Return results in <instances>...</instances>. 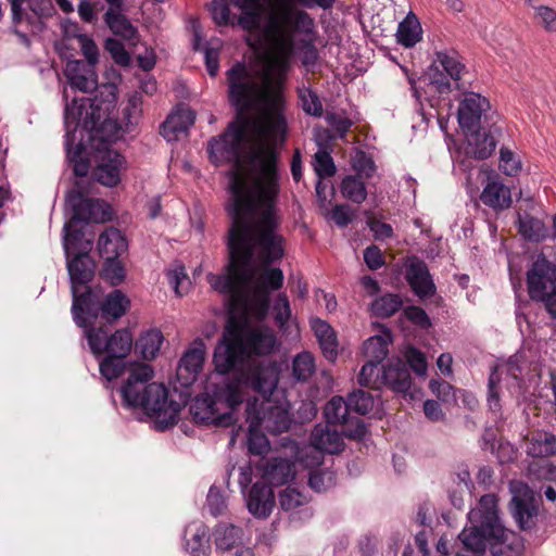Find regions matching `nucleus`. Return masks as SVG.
Wrapping results in <instances>:
<instances>
[{
    "label": "nucleus",
    "instance_id": "nucleus-50",
    "mask_svg": "<svg viewBox=\"0 0 556 556\" xmlns=\"http://www.w3.org/2000/svg\"><path fill=\"white\" fill-rule=\"evenodd\" d=\"M379 364L368 361L361 369L358 375V383L363 387L371 389L381 388V371L382 367H378Z\"/></svg>",
    "mask_w": 556,
    "mask_h": 556
},
{
    "label": "nucleus",
    "instance_id": "nucleus-56",
    "mask_svg": "<svg viewBox=\"0 0 556 556\" xmlns=\"http://www.w3.org/2000/svg\"><path fill=\"white\" fill-rule=\"evenodd\" d=\"M104 48L111 54L116 64L121 66H128L130 64V55L119 40L115 38H108L105 40Z\"/></svg>",
    "mask_w": 556,
    "mask_h": 556
},
{
    "label": "nucleus",
    "instance_id": "nucleus-38",
    "mask_svg": "<svg viewBox=\"0 0 556 556\" xmlns=\"http://www.w3.org/2000/svg\"><path fill=\"white\" fill-rule=\"evenodd\" d=\"M242 529L231 523H220L215 528V544L218 549L229 551L242 543Z\"/></svg>",
    "mask_w": 556,
    "mask_h": 556
},
{
    "label": "nucleus",
    "instance_id": "nucleus-43",
    "mask_svg": "<svg viewBox=\"0 0 556 556\" xmlns=\"http://www.w3.org/2000/svg\"><path fill=\"white\" fill-rule=\"evenodd\" d=\"M402 304L403 301L399 294L387 293L372 302L371 309L375 315L386 318L394 315Z\"/></svg>",
    "mask_w": 556,
    "mask_h": 556
},
{
    "label": "nucleus",
    "instance_id": "nucleus-44",
    "mask_svg": "<svg viewBox=\"0 0 556 556\" xmlns=\"http://www.w3.org/2000/svg\"><path fill=\"white\" fill-rule=\"evenodd\" d=\"M298 96L302 110L311 116L321 117L324 114V106L318 94L309 87L302 86L298 89Z\"/></svg>",
    "mask_w": 556,
    "mask_h": 556
},
{
    "label": "nucleus",
    "instance_id": "nucleus-29",
    "mask_svg": "<svg viewBox=\"0 0 556 556\" xmlns=\"http://www.w3.org/2000/svg\"><path fill=\"white\" fill-rule=\"evenodd\" d=\"M186 549L192 556H210L208 528L200 522L190 523L185 531Z\"/></svg>",
    "mask_w": 556,
    "mask_h": 556
},
{
    "label": "nucleus",
    "instance_id": "nucleus-19",
    "mask_svg": "<svg viewBox=\"0 0 556 556\" xmlns=\"http://www.w3.org/2000/svg\"><path fill=\"white\" fill-rule=\"evenodd\" d=\"M311 444L314 448V458L317 464L321 462V453L336 454L343 448V439L341 433L336 429H331L329 425H317L314 427L311 434Z\"/></svg>",
    "mask_w": 556,
    "mask_h": 556
},
{
    "label": "nucleus",
    "instance_id": "nucleus-22",
    "mask_svg": "<svg viewBox=\"0 0 556 556\" xmlns=\"http://www.w3.org/2000/svg\"><path fill=\"white\" fill-rule=\"evenodd\" d=\"M125 166V159L116 151H108L93 169V177L105 187H115L121 181V170Z\"/></svg>",
    "mask_w": 556,
    "mask_h": 556
},
{
    "label": "nucleus",
    "instance_id": "nucleus-18",
    "mask_svg": "<svg viewBox=\"0 0 556 556\" xmlns=\"http://www.w3.org/2000/svg\"><path fill=\"white\" fill-rule=\"evenodd\" d=\"M466 153L477 160L488 159L495 150L501 129L495 127L489 130H467Z\"/></svg>",
    "mask_w": 556,
    "mask_h": 556
},
{
    "label": "nucleus",
    "instance_id": "nucleus-1",
    "mask_svg": "<svg viewBox=\"0 0 556 556\" xmlns=\"http://www.w3.org/2000/svg\"><path fill=\"white\" fill-rule=\"evenodd\" d=\"M290 65H232L226 72L228 99L236 117L219 137L210 140L211 162H231L228 212L227 274L207 275L211 287L244 307L254 253L265 263L283 257L285 238L276 206L279 192L277 155L264 140L285 132L282 86Z\"/></svg>",
    "mask_w": 556,
    "mask_h": 556
},
{
    "label": "nucleus",
    "instance_id": "nucleus-33",
    "mask_svg": "<svg viewBox=\"0 0 556 556\" xmlns=\"http://www.w3.org/2000/svg\"><path fill=\"white\" fill-rule=\"evenodd\" d=\"M311 327L318 340L324 356L333 362L338 356V341L332 327L325 320L314 318L311 320Z\"/></svg>",
    "mask_w": 556,
    "mask_h": 556
},
{
    "label": "nucleus",
    "instance_id": "nucleus-48",
    "mask_svg": "<svg viewBox=\"0 0 556 556\" xmlns=\"http://www.w3.org/2000/svg\"><path fill=\"white\" fill-rule=\"evenodd\" d=\"M83 328L92 354L99 356L104 353L109 340L108 332L102 327H89L87 324Z\"/></svg>",
    "mask_w": 556,
    "mask_h": 556
},
{
    "label": "nucleus",
    "instance_id": "nucleus-16",
    "mask_svg": "<svg viewBox=\"0 0 556 556\" xmlns=\"http://www.w3.org/2000/svg\"><path fill=\"white\" fill-rule=\"evenodd\" d=\"M204 357L205 344L203 340L197 339L184 353L177 366V378L182 386L191 384L195 380L202 369Z\"/></svg>",
    "mask_w": 556,
    "mask_h": 556
},
{
    "label": "nucleus",
    "instance_id": "nucleus-2",
    "mask_svg": "<svg viewBox=\"0 0 556 556\" xmlns=\"http://www.w3.org/2000/svg\"><path fill=\"white\" fill-rule=\"evenodd\" d=\"M278 383V365L274 362H261L249 366L235 378H224L214 383L212 394L195 397L190 412L197 422L229 427L237 420L235 412L243 403L247 389L266 395Z\"/></svg>",
    "mask_w": 556,
    "mask_h": 556
},
{
    "label": "nucleus",
    "instance_id": "nucleus-10",
    "mask_svg": "<svg viewBox=\"0 0 556 556\" xmlns=\"http://www.w3.org/2000/svg\"><path fill=\"white\" fill-rule=\"evenodd\" d=\"M466 67L455 51H439L429 68L430 85L439 93H448L453 88L458 89Z\"/></svg>",
    "mask_w": 556,
    "mask_h": 556
},
{
    "label": "nucleus",
    "instance_id": "nucleus-26",
    "mask_svg": "<svg viewBox=\"0 0 556 556\" xmlns=\"http://www.w3.org/2000/svg\"><path fill=\"white\" fill-rule=\"evenodd\" d=\"M195 122V113L189 108L179 109L170 114L161 126V135L167 141H174L186 132Z\"/></svg>",
    "mask_w": 556,
    "mask_h": 556
},
{
    "label": "nucleus",
    "instance_id": "nucleus-34",
    "mask_svg": "<svg viewBox=\"0 0 556 556\" xmlns=\"http://www.w3.org/2000/svg\"><path fill=\"white\" fill-rule=\"evenodd\" d=\"M125 10H106L103 20L109 29L115 35L127 41H136L138 30L125 15Z\"/></svg>",
    "mask_w": 556,
    "mask_h": 556
},
{
    "label": "nucleus",
    "instance_id": "nucleus-63",
    "mask_svg": "<svg viewBox=\"0 0 556 556\" xmlns=\"http://www.w3.org/2000/svg\"><path fill=\"white\" fill-rule=\"evenodd\" d=\"M405 357L410 368L419 376L427 372L428 364L425 355L415 348H408Z\"/></svg>",
    "mask_w": 556,
    "mask_h": 556
},
{
    "label": "nucleus",
    "instance_id": "nucleus-24",
    "mask_svg": "<svg viewBox=\"0 0 556 556\" xmlns=\"http://www.w3.org/2000/svg\"><path fill=\"white\" fill-rule=\"evenodd\" d=\"M412 378L402 359H394L382 367L381 387L387 386L399 393H406L410 389Z\"/></svg>",
    "mask_w": 556,
    "mask_h": 556
},
{
    "label": "nucleus",
    "instance_id": "nucleus-45",
    "mask_svg": "<svg viewBox=\"0 0 556 556\" xmlns=\"http://www.w3.org/2000/svg\"><path fill=\"white\" fill-rule=\"evenodd\" d=\"M212 18L218 26H237V14L231 13L230 4L227 0H213L208 4Z\"/></svg>",
    "mask_w": 556,
    "mask_h": 556
},
{
    "label": "nucleus",
    "instance_id": "nucleus-53",
    "mask_svg": "<svg viewBox=\"0 0 556 556\" xmlns=\"http://www.w3.org/2000/svg\"><path fill=\"white\" fill-rule=\"evenodd\" d=\"M123 357H115L112 355H106L100 362V374L108 380L111 381L117 377H119L125 368Z\"/></svg>",
    "mask_w": 556,
    "mask_h": 556
},
{
    "label": "nucleus",
    "instance_id": "nucleus-41",
    "mask_svg": "<svg viewBox=\"0 0 556 556\" xmlns=\"http://www.w3.org/2000/svg\"><path fill=\"white\" fill-rule=\"evenodd\" d=\"M342 195L357 204L363 203L367 198V190L365 182L361 176H346L341 184Z\"/></svg>",
    "mask_w": 556,
    "mask_h": 556
},
{
    "label": "nucleus",
    "instance_id": "nucleus-47",
    "mask_svg": "<svg viewBox=\"0 0 556 556\" xmlns=\"http://www.w3.org/2000/svg\"><path fill=\"white\" fill-rule=\"evenodd\" d=\"M336 484V473L329 469L312 470L308 475V485L320 493L331 489Z\"/></svg>",
    "mask_w": 556,
    "mask_h": 556
},
{
    "label": "nucleus",
    "instance_id": "nucleus-25",
    "mask_svg": "<svg viewBox=\"0 0 556 556\" xmlns=\"http://www.w3.org/2000/svg\"><path fill=\"white\" fill-rule=\"evenodd\" d=\"M247 505L249 511L257 518H266L275 505L274 492L266 483L256 482L252 485Z\"/></svg>",
    "mask_w": 556,
    "mask_h": 556
},
{
    "label": "nucleus",
    "instance_id": "nucleus-13",
    "mask_svg": "<svg viewBox=\"0 0 556 556\" xmlns=\"http://www.w3.org/2000/svg\"><path fill=\"white\" fill-rule=\"evenodd\" d=\"M102 117L101 109L89 98L74 99L65 105L64 124L66 136L72 137L78 125L86 130H93Z\"/></svg>",
    "mask_w": 556,
    "mask_h": 556
},
{
    "label": "nucleus",
    "instance_id": "nucleus-20",
    "mask_svg": "<svg viewBox=\"0 0 556 556\" xmlns=\"http://www.w3.org/2000/svg\"><path fill=\"white\" fill-rule=\"evenodd\" d=\"M240 12L237 15V26L247 31L258 30L264 21L266 7L263 0H229Z\"/></svg>",
    "mask_w": 556,
    "mask_h": 556
},
{
    "label": "nucleus",
    "instance_id": "nucleus-52",
    "mask_svg": "<svg viewBox=\"0 0 556 556\" xmlns=\"http://www.w3.org/2000/svg\"><path fill=\"white\" fill-rule=\"evenodd\" d=\"M308 497L294 488H287L279 493L280 507L286 511L294 510L308 503Z\"/></svg>",
    "mask_w": 556,
    "mask_h": 556
},
{
    "label": "nucleus",
    "instance_id": "nucleus-12",
    "mask_svg": "<svg viewBox=\"0 0 556 556\" xmlns=\"http://www.w3.org/2000/svg\"><path fill=\"white\" fill-rule=\"evenodd\" d=\"M324 414L328 425H341L342 433L350 439H362L367 429L364 421L352 416L350 404L342 396H333L325 406Z\"/></svg>",
    "mask_w": 556,
    "mask_h": 556
},
{
    "label": "nucleus",
    "instance_id": "nucleus-49",
    "mask_svg": "<svg viewBox=\"0 0 556 556\" xmlns=\"http://www.w3.org/2000/svg\"><path fill=\"white\" fill-rule=\"evenodd\" d=\"M348 402L352 413L366 415L374 408V397L369 392L356 390L348 395Z\"/></svg>",
    "mask_w": 556,
    "mask_h": 556
},
{
    "label": "nucleus",
    "instance_id": "nucleus-17",
    "mask_svg": "<svg viewBox=\"0 0 556 556\" xmlns=\"http://www.w3.org/2000/svg\"><path fill=\"white\" fill-rule=\"evenodd\" d=\"M514 493L510 502L511 514L520 529H530L533 526V518L536 516L531 491L526 484L518 483Z\"/></svg>",
    "mask_w": 556,
    "mask_h": 556
},
{
    "label": "nucleus",
    "instance_id": "nucleus-27",
    "mask_svg": "<svg viewBox=\"0 0 556 556\" xmlns=\"http://www.w3.org/2000/svg\"><path fill=\"white\" fill-rule=\"evenodd\" d=\"M295 477V464L282 457L268 459L263 467V478L273 485H282Z\"/></svg>",
    "mask_w": 556,
    "mask_h": 556
},
{
    "label": "nucleus",
    "instance_id": "nucleus-62",
    "mask_svg": "<svg viewBox=\"0 0 556 556\" xmlns=\"http://www.w3.org/2000/svg\"><path fill=\"white\" fill-rule=\"evenodd\" d=\"M325 119L340 138H344V136L352 126L351 119L333 112H327L325 115Z\"/></svg>",
    "mask_w": 556,
    "mask_h": 556
},
{
    "label": "nucleus",
    "instance_id": "nucleus-64",
    "mask_svg": "<svg viewBox=\"0 0 556 556\" xmlns=\"http://www.w3.org/2000/svg\"><path fill=\"white\" fill-rule=\"evenodd\" d=\"M535 16L539 20V24H541L546 31H556V12L552 8L545 5L535 8Z\"/></svg>",
    "mask_w": 556,
    "mask_h": 556
},
{
    "label": "nucleus",
    "instance_id": "nucleus-57",
    "mask_svg": "<svg viewBox=\"0 0 556 556\" xmlns=\"http://www.w3.org/2000/svg\"><path fill=\"white\" fill-rule=\"evenodd\" d=\"M65 148L67 157L71 162H74V173L76 176L85 177L88 172V164L83 161H77L81 153V146L77 144L73 147L72 137L65 136Z\"/></svg>",
    "mask_w": 556,
    "mask_h": 556
},
{
    "label": "nucleus",
    "instance_id": "nucleus-58",
    "mask_svg": "<svg viewBox=\"0 0 556 556\" xmlns=\"http://www.w3.org/2000/svg\"><path fill=\"white\" fill-rule=\"evenodd\" d=\"M262 428H253L251 424H249V437H248V447L251 454L262 455L264 454L269 446L268 440L260 430Z\"/></svg>",
    "mask_w": 556,
    "mask_h": 556
},
{
    "label": "nucleus",
    "instance_id": "nucleus-8",
    "mask_svg": "<svg viewBox=\"0 0 556 556\" xmlns=\"http://www.w3.org/2000/svg\"><path fill=\"white\" fill-rule=\"evenodd\" d=\"M262 268L254 269L251 266V278L245 287L247 302L244 308L255 313L257 318L263 319L269 307L270 291L278 290L283 283V273L280 268H271V263H265Z\"/></svg>",
    "mask_w": 556,
    "mask_h": 556
},
{
    "label": "nucleus",
    "instance_id": "nucleus-54",
    "mask_svg": "<svg viewBox=\"0 0 556 556\" xmlns=\"http://www.w3.org/2000/svg\"><path fill=\"white\" fill-rule=\"evenodd\" d=\"M101 276L112 286L119 285L125 278V270L118 258H104Z\"/></svg>",
    "mask_w": 556,
    "mask_h": 556
},
{
    "label": "nucleus",
    "instance_id": "nucleus-5",
    "mask_svg": "<svg viewBox=\"0 0 556 556\" xmlns=\"http://www.w3.org/2000/svg\"><path fill=\"white\" fill-rule=\"evenodd\" d=\"M10 10V28L21 43L28 47L30 37L42 31L45 18L51 16V0H5Z\"/></svg>",
    "mask_w": 556,
    "mask_h": 556
},
{
    "label": "nucleus",
    "instance_id": "nucleus-32",
    "mask_svg": "<svg viewBox=\"0 0 556 556\" xmlns=\"http://www.w3.org/2000/svg\"><path fill=\"white\" fill-rule=\"evenodd\" d=\"M526 453L534 458H547L556 454V435L545 431H534L526 438Z\"/></svg>",
    "mask_w": 556,
    "mask_h": 556
},
{
    "label": "nucleus",
    "instance_id": "nucleus-39",
    "mask_svg": "<svg viewBox=\"0 0 556 556\" xmlns=\"http://www.w3.org/2000/svg\"><path fill=\"white\" fill-rule=\"evenodd\" d=\"M390 342L391 336L389 332H384L383 336L370 337L364 342V355L368 361L380 364L389 353L388 345Z\"/></svg>",
    "mask_w": 556,
    "mask_h": 556
},
{
    "label": "nucleus",
    "instance_id": "nucleus-55",
    "mask_svg": "<svg viewBox=\"0 0 556 556\" xmlns=\"http://www.w3.org/2000/svg\"><path fill=\"white\" fill-rule=\"evenodd\" d=\"M274 319L280 329H285L291 318L290 302L285 293H280L273 306Z\"/></svg>",
    "mask_w": 556,
    "mask_h": 556
},
{
    "label": "nucleus",
    "instance_id": "nucleus-40",
    "mask_svg": "<svg viewBox=\"0 0 556 556\" xmlns=\"http://www.w3.org/2000/svg\"><path fill=\"white\" fill-rule=\"evenodd\" d=\"M132 341V336L127 329H118L109 337L104 352L108 355L125 358L131 351Z\"/></svg>",
    "mask_w": 556,
    "mask_h": 556
},
{
    "label": "nucleus",
    "instance_id": "nucleus-23",
    "mask_svg": "<svg viewBox=\"0 0 556 556\" xmlns=\"http://www.w3.org/2000/svg\"><path fill=\"white\" fill-rule=\"evenodd\" d=\"M93 67L81 60H72L66 64L65 76L73 88L91 92L98 87V77Z\"/></svg>",
    "mask_w": 556,
    "mask_h": 556
},
{
    "label": "nucleus",
    "instance_id": "nucleus-36",
    "mask_svg": "<svg viewBox=\"0 0 556 556\" xmlns=\"http://www.w3.org/2000/svg\"><path fill=\"white\" fill-rule=\"evenodd\" d=\"M396 41L405 48H412L421 40L422 29L416 15L409 13L400 22L396 30Z\"/></svg>",
    "mask_w": 556,
    "mask_h": 556
},
{
    "label": "nucleus",
    "instance_id": "nucleus-60",
    "mask_svg": "<svg viewBox=\"0 0 556 556\" xmlns=\"http://www.w3.org/2000/svg\"><path fill=\"white\" fill-rule=\"evenodd\" d=\"M500 377L496 369H493L489 377L488 406L491 412L498 414L501 412V401L498 394Z\"/></svg>",
    "mask_w": 556,
    "mask_h": 556
},
{
    "label": "nucleus",
    "instance_id": "nucleus-61",
    "mask_svg": "<svg viewBox=\"0 0 556 556\" xmlns=\"http://www.w3.org/2000/svg\"><path fill=\"white\" fill-rule=\"evenodd\" d=\"M500 167L505 175L515 176L521 169L520 161L517 160L514 153L505 148H502L500 151Z\"/></svg>",
    "mask_w": 556,
    "mask_h": 556
},
{
    "label": "nucleus",
    "instance_id": "nucleus-35",
    "mask_svg": "<svg viewBox=\"0 0 556 556\" xmlns=\"http://www.w3.org/2000/svg\"><path fill=\"white\" fill-rule=\"evenodd\" d=\"M129 307V299L121 290H114L101 302L99 312L106 321H114L124 316Z\"/></svg>",
    "mask_w": 556,
    "mask_h": 556
},
{
    "label": "nucleus",
    "instance_id": "nucleus-3",
    "mask_svg": "<svg viewBox=\"0 0 556 556\" xmlns=\"http://www.w3.org/2000/svg\"><path fill=\"white\" fill-rule=\"evenodd\" d=\"M153 376L150 365L138 364L130 370L121 394L126 406L142 408L164 429L177 422L182 405L168 399V390L163 383H149Z\"/></svg>",
    "mask_w": 556,
    "mask_h": 556
},
{
    "label": "nucleus",
    "instance_id": "nucleus-28",
    "mask_svg": "<svg viewBox=\"0 0 556 556\" xmlns=\"http://www.w3.org/2000/svg\"><path fill=\"white\" fill-rule=\"evenodd\" d=\"M480 200L484 205L496 212L508 208L513 202L510 189L498 179H491L484 186Z\"/></svg>",
    "mask_w": 556,
    "mask_h": 556
},
{
    "label": "nucleus",
    "instance_id": "nucleus-31",
    "mask_svg": "<svg viewBox=\"0 0 556 556\" xmlns=\"http://www.w3.org/2000/svg\"><path fill=\"white\" fill-rule=\"evenodd\" d=\"M128 249L127 240L116 228L102 232L98 240V250L103 258H118Z\"/></svg>",
    "mask_w": 556,
    "mask_h": 556
},
{
    "label": "nucleus",
    "instance_id": "nucleus-59",
    "mask_svg": "<svg viewBox=\"0 0 556 556\" xmlns=\"http://www.w3.org/2000/svg\"><path fill=\"white\" fill-rule=\"evenodd\" d=\"M77 40L83 55L87 60V65L94 66L99 61V49L93 41L92 38H90L86 34H81L77 36Z\"/></svg>",
    "mask_w": 556,
    "mask_h": 556
},
{
    "label": "nucleus",
    "instance_id": "nucleus-7",
    "mask_svg": "<svg viewBox=\"0 0 556 556\" xmlns=\"http://www.w3.org/2000/svg\"><path fill=\"white\" fill-rule=\"evenodd\" d=\"M527 292L534 302H542L548 314L556 318V262L540 253L526 275Z\"/></svg>",
    "mask_w": 556,
    "mask_h": 556
},
{
    "label": "nucleus",
    "instance_id": "nucleus-11",
    "mask_svg": "<svg viewBox=\"0 0 556 556\" xmlns=\"http://www.w3.org/2000/svg\"><path fill=\"white\" fill-rule=\"evenodd\" d=\"M67 204L72 210L70 231H75V223H105L111 219V207L104 201L86 198L79 182L67 193Z\"/></svg>",
    "mask_w": 556,
    "mask_h": 556
},
{
    "label": "nucleus",
    "instance_id": "nucleus-9",
    "mask_svg": "<svg viewBox=\"0 0 556 556\" xmlns=\"http://www.w3.org/2000/svg\"><path fill=\"white\" fill-rule=\"evenodd\" d=\"M275 390L276 388L266 395L260 394L264 399L261 409L257 408V399H254L253 402L248 401L245 409L247 421L251 424L252 429L262 428L273 434H279L289 430L291 416L288 409L269 401V396Z\"/></svg>",
    "mask_w": 556,
    "mask_h": 556
},
{
    "label": "nucleus",
    "instance_id": "nucleus-51",
    "mask_svg": "<svg viewBox=\"0 0 556 556\" xmlns=\"http://www.w3.org/2000/svg\"><path fill=\"white\" fill-rule=\"evenodd\" d=\"M313 166L318 179L332 177L337 170L333 159L325 150L315 153Z\"/></svg>",
    "mask_w": 556,
    "mask_h": 556
},
{
    "label": "nucleus",
    "instance_id": "nucleus-15",
    "mask_svg": "<svg viewBox=\"0 0 556 556\" xmlns=\"http://www.w3.org/2000/svg\"><path fill=\"white\" fill-rule=\"evenodd\" d=\"M405 278L413 292L420 299L430 298L435 293V285L427 264L417 256H410L405 263Z\"/></svg>",
    "mask_w": 556,
    "mask_h": 556
},
{
    "label": "nucleus",
    "instance_id": "nucleus-30",
    "mask_svg": "<svg viewBox=\"0 0 556 556\" xmlns=\"http://www.w3.org/2000/svg\"><path fill=\"white\" fill-rule=\"evenodd\" d=\"M471 522L481 523L486 530L495 529L497 517V497L494 494L481 496L478 506L468 514Z\"/></svg>",
    "mask_w": 556,
    "mask_h": 556
},
{
    "label": "nucleus",
    "instance_id": "nucleus-42",
    "mask_svg": "<svg viewBox=\"0 0 556 556\" xmlns=\"http://www.w3.org/2000/svg\"><path fill=\"white\" fill-rule=\"evenodd\" d=\"M162 343V332L157 329H151L139 338L137 346L140 349L144 359H153L160 351Z\"/></svg>",
    "mask_w": 556,
    "mask_h": 556
},
{
    "label": "nucleus",
    "instance_id": "nucleus-21",
    "mask_svg": "<svg viewBox=\"0 0 556 556\" xmlns=\"http://www.w3.org/2000/svg\"><path fill=\"white\" fill-rule=\"evenodd\" d=\"M73 296L72 314L78 327H86V317H97L101 305L99 294L86 286V290L79 293V289H71Z\"/></svg>",
    "mask_w": 556,
    "mask_h": 556
},
{
    "label": "nucleus",
    "instance_id": "nucleus-4",
    "mask_svg": "<svg viewBox=\"0 0 556 556\" xmlns=\"http://www.w3.org/2000/svg\"><path fill=\"white\" fill-rule=\"evenodd\" d=\"M277 346L273 330L249 327L230 319L214 351L213 362L219 374H227L251 354L268 355Z\"/></svg>",
    "mask_w": 556,
    "mask_h": 556
},
{
    "label": "nucleus",
    "instance_id": "nucleus-46",
    "mask_svg": "<svg viewBox=\"0 0 556 556\" xmlns=\"http://www.w3.org/2000/svg\"><path fill=\"white\" fill-rule=\"evenodd\" d=\"M315 371L314 357L308 352L298 354L292 362V375L298 381H306Z\"/></svg>",
    "mask_w": 556,
    "mask_h": 556
},
{
    "label": "nucleus",
    "instance_id": "nucleus-6",
    "mask_svg": "<svg viewBox=\"0 0 556 556\" xmlns=\"http://www.w3.org/2000/svg\"><path fill=\"white\" fill-rule=\"evenodd\" d=\"M71 225H64L63 247L67 258L71 289L89 283L94 276V262L89 255L92 239L83 241L81 230L70 231Z\"/></svg>",
    "mask_w": 556,
    "mask_h": 556
},
{
    "label": "nucleus",
    "instance_id": "nucleus-37",
    "mask_svg": "<svg viewBox=\"0 0 556 556\" xmlns=\"http://www.w3.org/2000/svg\"><path fill=\"white\" fill-rule=\"evenodd\" d=\"M518 232L531 242H540L548 237V228L543 220L529 214L518 216Z\"/></svg>",
    "mask_w": 556,
    "mask_h": 556
},
{
    "label": "nucleus",
    "instance_id": "nucleus-14",
    "mask_svg": "<svg viewBox=\"0 0 556 556\" xmlns=\"http://www.w3.org/2000/svg\"><path fill=\"white\" fill-rule=\"evenodd\" d=\"M489 109L490 102L485 97L476 92L465 93L457 111L459 126L465 131L479 128L481 117Z\"/></svg>",
    "mask_w": 556,
    "mask_h": 556
}]
</instances>
